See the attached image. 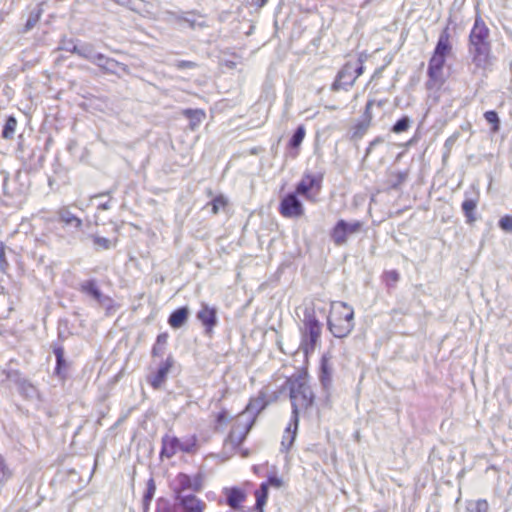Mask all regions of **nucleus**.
<instances>
[{"instance_id":"f257e3e1","label":"nucleus","mask_w":512,"mask_h":512,"mask_svg":"<svg viewBox=\"0 0 512 512\" xmlns=\"http://www.w3.org/2000/svg\"><path fill=\"white\" fill-rule=\"evenodd\" d=\"M285 386L289 389V396L292 406V417L290 425L286 428L287 435H284L282 445L289 448L296 437V432L299 424V414L301 411H306L312 407L314 403V393L307 380L302 376L288 378L285 381Z\"/></svg>"},{"instance_id":"f03ea898","label":"nucleus","mask_w":512,"mask_h":512,"mask_svg":"<svg viewBox=\"0 0 512 512\" xmlns=\"http://www.w3.org/2000/svg\"><path fill=\"white\" fill-rule=\"evenodd\" d=\"M354 310L344 302L332 303L327 326L336 338L347 337L354 329Z\"/></svg>"},{"instance_id":"7ed1b4c3","label":"nucleus","mask_w":512,"mask_h":512,"mask_svg":"<svg viewBox=\"0 0 512 512\" xmlns=\"http://www.w3.org/2000/svg\"><path fill=\"white\" fill-rule=\"evenodd\" d=\"M303 315V327L300 329L301 342L299 348L308 356L315 351L320 341L322 324L316 318L314 308L312 307H306Z\"/></svg>"},{"instance_id":"20e7f679","label":"nucleus","mask_w":512,"mask_h":512,"mask_svg":"<svg viewBox=\"0 0 512 512\" xmlns=\"http://www.w3.org/2000/svg\"><path fill=\"white\" fill-rule=\"evenodd\" d=\"M160 457L172 458L178 452L194 454L198 451V438L196 435H190L179 439L174 435L165 434L161 439Z\"/></svg>"},{"instance_id":"39448f33","label":"nucleus","mask_w":512,"mask_h":512,"mask_svg":"<svg viewBox=\"0 0 512 512\" xmlns=\"http://www.w3.org/2000/svg\"><path fill=\"white\" fill-rule=\"evenodd\" d=\"M468 54L473 65V74L491 70L495 59L491 42L468 44Z\"/></svg>"},{"instance_id":"423d86ee","label":"nucleus","mask_w":512,"mask_h":512,"mask_svg":"<svg viewBox=\"0 0 512 512\" xmlns=\"http://www.w3.org/2000/svg\"><path fill=\"white\" fill-rule=\"evenodd\" d=\"M254 424L255 417H251L243 422L239 416L236 424L225 439L224 451L235 452L246 439Z\"/></svg>"},{"instance_id":"0eeeda50","label":"nucleus","mask_w":512,"mask_h":512,"mask_svg":"<svg viewBox=\"0 0 512 512\" xmlns=\"http://www.w3.org/2000/svg\"><path fill=\"white\" fill-rule=\"evenodd\" d=\"M363 227V223L359 220L347 222L340 219L330 232V238L336 246H343L347 243L349 236L358 234Z\"/></svg>"},{"instance_id":"6e6552de","label":"nucleus","mask_w":512,"mask_h":512,"mask_svg":"<svg viewBox=\"0 0 512 512\" xmlns=\"http://www.w3.org/2000/svg\"><path fill=\"white\" fill-rule=\"evenodd\" d=\"M452 51L449 28L446 27L439 35L433 54L428 62V67L443 69L447 56Z\"/></svg>"},{"instance_id":"1a4fd4ad","label":"nucleus","mask_w":512,"mask_h":512,"mask_svg":"<svg viewBox=\"0 0 512 512\" xmlns=\"http://www.w3.org/2000/svg\"><path fill=\"white\" fill-rule=\"evenodd\" d=\"M57 222L61 224L62 229L70 232L72 235L83 230V220L76 215L71 206H62L56 211Z\"/></svg>"},{"instance_id":"9d476101","label":"nucleus","mask_w":512,"mask_h":512,"mask_svg":"<svg viewBox=\"0 0 512 512\" xmlns=\"http://www.w3.org/2000/svg\"><path fill=\"white\" fill-rule=\"evenodd\" d=\"M334 374V364L332 356L329 353L324 354L320 360L318 378L325 394V400L328 401L332 388Z\"/></svg>"},{"instance_id":"9b49d317","label":"nucleus","mask_w":512,"mask_h":512,"mask_svg":"<svg viewBox=\"0 0 512 512\" xmlns=\"http://www.w3.org/2000/svg\"><path fill=\"white\" fill-rule=\"evenodd\" d=\"M175 361L173 356L170 354L167 356L165 360H162L155 371H152L147 376V382L149 385L155 389H161L162 386L166 383L168 374L173 367Z\"/></svg>"},{"instance_id":"f8f14e48","label":"nucleus","mask_w":512,"mask_h":512,"mask_svg":"<svg viewBox=\"0 0 512 512\" xmlns=\"http://www.w3.org/2000/svg\"><path fill=\"white\" fill-rule=\"evenodd\" d=\"M196 318L203 325L205 335L212 337L214 328L218 325L217 308L202 302L200 309L196 313Z\"/></svg>"},{"instance_id":"ddd939ff","label":"nucleus","mask_w":512,"mask_h":512,"mask_svg":"<svg viewBox=\"0 0 512 512\" xmlns=\"http://www.w3.org/2000/svg\"><path fill=\"white\" fill-rule=\"evenodd\" d=\"M279 212L286 218H299L304 214V207L298 194L290 192L283 197L279 205Z\"/></svg>"},{"instance_id":"4468645a","label":"nucleus","mask_w":512,"mask_h":512,"mask_svg":"<svg viewBox=\"0 0 512 512\" xmlns=\"http://www.w3.org/2000/svg\"><path fill=\"white\" fill-rule=\"evenodd\" d=\"M176 499L179 501L184 512H203L206 504L192 494H186V488H173Z\"/></svg>"},{"instance_id":"2eb2a0df","label":"nucleus","mask_w":512,"mask_h":512,"mask_svg":"<svg viewBox=\"0 0 512 512\" xmlns=\"http://www.w3.org/2000/svg\"><path fill=\"white\" fill-rule=\"evenodd\" d=\"M353 71V63H346L338 72L335 81L331 86V89L333 91H339L341 89L348 90L350 87H352L357 79V75H354Z\"/></svg>"},{"instance_id":"dca6fc26","label":"nucleus","mask_w":512,"mask_h":512,"mask_svg":"<svg viewBox=\"0 0 512 512\" xmlns=\"http://www.w3.org/2000/svg\"><path fill=\"white\" fill-rule=\"evenodd\" d=\"M322 180V174L304 173L303 177L296 185L295 193L309 199V192L312 189L316 188L317 191L321 189Z\"/></svg>"},{"instance_id":"f3484780","label":"nucleus","mask_w":512,"mask_h":512,"mask_svg":"<svg viewBox=\"0 0 512 512\" xmlns=\"http://www.w3.org/2000/svg\"><path fill=\"white\" fill-rule=\"evenodd\" d=\"M490 41V30L482 17L477 13L473 27L469 33L468 44L486 43Z\"/></svg>"},{"instance_id":"a211bd4d","label":"nucleus","mask_w":512,"mask_h":512,"mask_svg":"<svg viewBox=\"0 0 512 512\" xmlns=\"http://www.w3.org/2000/svg\"><path fill=\"white\" fill-rule=\"evenodd\" d=\"M225 503L233 510H241L247 498L245 490L239 487H226L222 491Z\"/></svg>"},{"instance_id":"6ab92c4d","label":"nucleus","mask_w":512,"mask_h":512,"mask_svg":"<svg viewBox=\"0 0 512 512\" xmlns=\"http://www.w3.org/2000/svg\"><path fill=\"white\" fill-rule=\"evenodd\" d=\"M94 64L98 66L104 73L117 74L116 68H120L123 72H128V66L124 63H120L117 60L110 58L103 53H98L94 61Z\"/></svg>"},{"instance_id":"aec40b11","label":"nucleus","mask_w":512,"mask_h":512,"mask_svg":"<svg viewBox=\"0 0 512 512\" xmlns=\"http://www.w3.org/2000/svg\"><path fill=\"white\" fill-rule=\"evenodd\" d=\"M267 394L264 390H261L257 397L250 399L248 405L246 406L245 410L239 415L240 418H243L245 415L249 414L250 417H257V415L263 411L269 404L268 400L266 399Z\"/></svg>"},{"instance_id":"412c9836","label":"nucleus","mask_w":512,"mask_h":512,"mask_svg":"<svg viewBox=\"0 0 512 512\" xmlns=\"http://www.w3.org/2000/svg\"><path fill=\"white\" fill-rule=\"evenodd\" d=\"M79 290L82 293L91 296L101 305H106L107 302H111V299L101 292L95 279H89L82 282Z\"/></svg>"},{"instance_id":"4be33fe9","label":"nucleus","mask_w":512,"mask_h":512,"mask_svg":"<svg viewBox=\"0 0 512 512\" xmlns=\"http://www.w3.org/2000/svg\"><path fill=\"white\" fill-rule=\"evenodd\" d=\"M281 484L282 482H263L254 493L256 500L254 507L247 512H264V507L268 499L269 486L274 485L275 487H280Z\"/></svg>"},{"instance_id":"5701e85b","label":"nucleus","mask_w":512,"mask_h":512,"mask_svg":"<svg viewBox=\"0 0 512 512\" xmlns=\"http://www.w3.org/2000/svg\"><path fill=\"white\" fill-rule=\"evenodd\" d=\"M427 76L428 79L425 82V87L427 90L438 91L446 82V77L444 75L443 69L428 67Z\"/></svg>"},{"instance_id":"b1692460","label":"nucleus","mask_w":512,"mask_h":512,"mask_svg":"<svg viewBox=\"0 0 512 512\" xmlns=\"http://www.w3.org/2000/svg\"><path fill=\"white\" fill-rule=\"evenodd\" d=\"M53 353L56 357V366L54 369V374L61 379H65L67 375V362L65 360V350L61 345L53 346Z\"/></svg>"},{"instance_id":"393cba45","label":"nucleus","mask_w":512,"mask_h":512,"mask_svg":"<svg viewBox=\"0 0 512 512\" xmlns=\"http://www.w3.org/2000/svg\"><path fill=\"white\" fill-rule=\"evenodd\" d=\"M189 314L190 310L187 306L177 308L170 314L168 324L174 329L181 328L187 322Z\"/></svg>"},{"instance_id":"a878e982","label":"nucleus","mask_w":512,"mask_h":512,"mask_svg":"<svg viewBox=\"0 0 512 512\" xmlns=\"http://www.w3.org/2000/svg\"><path fill=\"white\" fill-rule=\"evenodd\" d=\"M306 135V129L304 125H299L294 131L288 142V148L291 149L290 156L296 158L298 156V149L302 144Z\"/></svg>"},{"instance_id":"bb28decb","label":"nucleus","mask_w":512,"mask_h":512,"mask_svg":"<svg viewBox=\"0 0 512 512\" xmlns=\"http://www.w3.org/2000/svg\"><path fill=\"white\" fill-rule=\"evenodd\" d=\"M478 204V197L476 198H466L462 204L461 209L466 218V223L472 225L476 220V208Z\"/></svg>"},{"instance_id":"cd10ccee","label":"nucleus","mask_w":512,"mask_h":512,"mask_svg":"<svg viewBox=\"0 0 512 512\" xmlns=\"http://www.w3.org/2000/svg\"><path fill=\"white\" fill-rule=\"evenodd\" d=\"M98 53L99 52L95 51L94 45L92 43L79 42L76 55L94 64Z\"/></svg>"},{"instance_id":"c85d7f7f","label":"nucleus","mask_w":512,"mask_h":512,"mask_svg":"<svg viewBox=\"0 0 512 512\" xmlns=\"http://www.w3.org/2000/svg\"><path fill=\"white\" fill-rule=\"evenodd\" d=\"M169 334L167 332L160 333L151 350V356L153 358L162 357L166 351Z\"/></svg>"},{"instance_id":"c756f323","label":"nucleus","mask_w":512,"mask_h":512,"mask_svg":"<svg viewBox=\"0 0 512 512\" xmlns=\"http://www.w3.org/2000/svg\"><path fill=\"white\" fill-rule=\"evenodd\" d=\"M183 115L189 120L191 130H195L205 118V113L200 109H185Z\"/></svg>"},{"instance_id":"7c9ffc66","label":"nucleus","mask_w":512,"mask_h":512,"mask_svg":"<svg viewBox=\"0 0 512 512\" xmlns=\"http://www.w3.org/2000/svg\"><path fill=\"white\" fill-rule=\"evenodd\" d=\"M408 176V171L392 172L389 175L388 188L391 190H399L401 186L407 181Z\"/></svg>"},{"instance_id":"2f4dec72","label":"nucleus","mask_w":512,"mask_h":512,"mask_svg":"<svg viewBox=\"0 0 512 512\" xmlns=\"http://www.w3.org/2000/svg\"><path fill=\"white\" fill-rule=\"evenodd\" d=\"M17 389L18 392L26 399L39 397L38 389L28 379H25Z\"/></svg>"},{"instance_id":"473e14b6","label":"nucleus","mask_w":512,"mask_h":512,"mask_svg":"<svg viewBox=\"0 0 512 512\" xmlns=\"http://www.w3.org/2000/svg\"><path fill=\"white\" fill-rule=\"evenodd\" d=\"M79 42L80 41L72 39V38L63 37L59 42L57 50H62V51L76 54Z\"/></svg>"},{"instance_id":"72a5a7b5","label":"nucleus","mask_w":512,"mask_h":512,"mask_svg":"<svg viewBox=\"0 0 512 512\" xmlns=\"http://www.w3.org/2000/svg\"><path fill=\"white\" fill-rule=\"evenodd\" d=\"M385 104H386V100H379V101L371 100V99L368 100L365 105V110H364L361 120L366 121L371 124L372 119H373V114L371 112L372 107L374 105H377L379 108H382V107H384Z\"/></svg>"},{"instance_id":"f704fd0d","label":"nucleus","mask_w":512,"mask_h":512,"mask_svg":"<svg viewBox=\"0 0 512 512\" xmlns=\"http://www.w3.org/2000/svg\"><path fill=\"white\" fill-rule=\"evenodd\" d=\"M16 126H17L16 118L13 115L9 116L6 119L5 125L3 127L2 137L4 139H12L15 134Z\"/></svg>"},{"instance_id":"c9c22d12","label":"nucleus","mask_w":512,"mask_h":512,"mask_svg":"<svg viewBox=\"0 0 512 512\" xmlns=\"http://www.w3.org/2000/svg\"><path fill=\"white\" fill-rule=\"evenodd\" d=\"M411 119L409 116L404 115L398 119L391 128V131L395 134H400L407 131L411 126Z\"/></svg>"},{"instance_id":"e433bc0d","label":"nucleus","mask_w":512,"mask_h":512,"mask_svg":"<svg viewBox=\"0 0 512 512\" xmlns=\"http://www.w3.org/2000/svg\"><path fill=\"white\" fill-rule=\"evenodd\" d=\"M370 123L360 120L357 124L354 125L352 131V139L359 140L361 139L370 127Z\"/></svg>"},{"instance_id":"4c0bfd02","label":"nucleus","mask_w":512,"mask_h":512,"mask_svg":"<svg viewBox=\"0 0 512 512\" xmlns=\"http://www.w3.org/2000/svg\"><path fill=\"white\" fill-rule=\"evenodd\" d=\"M485 120L492 125V132L496 133L500 129V119L496 111L489 110L484 113Z\"/></svg>"},{"instance_id":"58836bf2","label":"nucleus","mask_w":512,"mask_h":512,"mask_svg":"<svg viewBox=\"0 0 512 512\" xmlns=\"http://www.w3.org/2000/svg\"><path fill=\"white\" fill-rule=\"evenodd\" d=\"M228 201L226 197L222 194L216 196L211 200V202L208 203V205H211V210L213 214H218L220 209L224 208L227 205Z\"/></svg>"},{"instance_id":"ea45409f","label":"nucleus","mask_w":512,"mask_h":512,"mask_svg":"<svg viewBox=\"0 0 512 512\" xmlns=\"http://www.w3.org/2000/svg\"><path fill=\"white\" fill-rule=\"evenodd\" d=\"M4 373L6 374V379L13 383L14 385L17 386V388L21 385V383L26 379L25 377L22 376V374L20 373L19 370H14V369H11V370H8V371H4Z\"/></svg>"},{"instance_id":"a19ab883","label":"nucleus","mask_w":512,"mask_h":512,"mask_svg":"<svg viewBox=\"0 0 512 512\" xmlns=\"http://www.w3.org/2000/svg\"><path fill=\"white\" fill-rule=\"evenodd\" d=\"M488 503L486 500H477L471 501L468 504V510L470 512H487L488 511Z\"/></svg>"},{"instance_id":"79ce46f5","label":"nucleus","mask_w":512,"mask_h":512,"mask_svg":"<svg viewBox=\"0 0 512 512\" xmlns=\"http://www.w3.org/2000/svg\"><path fill=\"white\" fill-rule=\"evenodd\" d=\"M92 239L93 244L99 249L109 250L110 248L113 247L111 240L108 238L101 236H92Z\"/></svg>"},{"instance_id":"37998d69","label":"nucleus","mask_w":512,"mask_h":512,"mask_svg":"<svg viewBox=\"0 0 512 512\" xmlns=\"http://www.w3.org/2000/svg\"><path fill=\"white\" fill-rule=\"evenodd\" d=\"M173 65L178 70L195 69L196 67H198V64L196 62L188 61V60H176L173 63Z\"/></svg>"},{"instance_id":"c03bdc74","label":"nucleus","mask_w":512,"mask_h":512,"mask_svg":"<svg viewBox=\"0 0 512 512\" xmlns=\"http://www.w3.org/2000/svg\"><path fill=\"white\" fill-rule=\"evenodd\" d=\"M498 225L503 231L512 233V216H510V215L503 216L499 220Z\"/></svg>"},{"instance_id":"a18cd8bd","label":"nucleus","mask_w":512,"mask_h":512,"mask_svg":"<svg viewBox=\"0 0 512 512\" xmlns=\"http://www.w3.org/2000/svg\"><path fill=\"white\" fill-rule=\"evenodd\" d=\"M12 477L11 470L5 463L3 456L0 454V480H5Z\"/></svg>"},{"instance_id":"49530a36","label":"nucleus","mask_w":512,"mask_h":512,"mask_svg":"<svg viewBox=\"0 0 512 512\" xmlns=\"http://www.w3.org/2000/svg\"><path fill=\"white\" fill-rule=\"evenodd\" d=\"M9 268V263L6 259L5 246L0 242V272H6Z\"/></svg>"},{"instance_id":"de8ad7c7","label":"nucleus","mask_w":512,"mask_h":512,"mask_svg":"<svg viewBox=\"0 0 512 512\" xmlns=\"http://www.w3.org/2000/svg\"><path fill=\"white\" fill-rule=\"evenodd\" d=\"M383 142H384V139H383L382 137H380V136H378V137H376L375 139H373V140L369 143L368 147L366 148V151H365V158H367V157L371 154V152H372V150H373V148H374L375 146H377V145H379V144H381V143H383Z\"/></svg>"},{"instance_id":"09e8293b","label":"nucleus","mask_w":512,"mask_h":512,"mask_svg":"<svg viewBox=\"0 0 512 512\" xmlns=\"http://www.w3.org/2000/svg\"><path fill=\"white\" fill-rule=\"evenodd\" d=\"M229 420V414L227 410L223 409L221 410L217 416H216V422L217 424H226Z\"/></svg>"},{"instance_id":"8fccbe9b","label":"nucleus","mask_w":512,"mask_h":512,"mask_svg":"<svg viewBox=\"0 0 512 512\" xmlns=\"http://www.w3.org/2000/svg\"><path fill=\"white\" fill-rule=\"evenodd\" d=\"M38 18H39L38 15H36V16L30 15L29 18L27 19L26 24H25V30L26 31L31 30L35 26V24L37 23Z\"/></svg>"},{"instance_id":"3c124183","label":"nucleus","mask_w":512,"mask_h":512,"mask_svg":"<svg viewBox=\"0 0 512 512\" xmlns=\"http://www.w3.org/2000/svg\"><path fill=\"white\" fill-rule=\"evenodd\" d=\"M156 487L154 482H149L147 492L145 494V500L150 501L155 493Z\"/></svg>"},{"instance_id":"603ef678","label":"nucleus","mask_w":512,"mask_h":512,"mask_svg":"<svg viewBox=\"0 0 512 512\" xmlns=\"http://www.w3.org/2000/svg\"><path fill=\"white\" fill-rule=\"evenodd\" d=\"M458 138V135L457 134H454L452 136H450L449 138L446 139L445 143H444V146L445 148L449 151L452 146L455 144L456 140Z\"/></svg>"},{"instance_id":"864d4df0","label":"nucleus","mask_w":512,"mask_h":512,"mask_svg":"<svg viewBox=\"0 0 512 512\" xmlns=\"http://www.w3.org/2000/svg\"><path fill=\"white\" fill-rule=\"evenodd\" d=\"M353 74L357 75V78L363 73L364 67L362 64H354L353 63Z\"/></svg>"},{"instance_id":"5fc2aeb1","label":"nucleus","mask_w":512,"mask_h":512,"mask_svg":"<svg viewBox=\"0 0 512 512\" xmlns=\"http://www.w3.org/2000/svg\"><path fill=\"white\" fill-rule=\"evenodd\" d=\"M386 275L389 279H391L394 282H397L399 280V273L395 270L387 272Z\"/></svg>"},{"instance_id":"6e6d98bb","label":"nucleus","mask_w":512,"mask_h":512,"mask_svg":"<svg viewBox=\"0 0 512 512\" xmlns=\"http://www.w3.org/2000/svg\"><path fill=\"white\" fill-rule=\"evenodd\" d=\"M110 208V201L98 205V209L100 210H109Z\"/></svg>"},{"instance_id":"4d7b16f0","label":"nucleus","mask_w":512,"mask_h":512,"mask_svg":"<svg viewBox=\"0 0 512 512\" xmlns=\"http://www.w3.org/2000/svg\"><path fill=\"white\" fill-rule=\"evenodd\" d=\"M111 193H112V190H109V191L102 192V193H99L97 195H94L92 198H98V197H102V196H106V195L109 196V195H111Z\"/></svg>"},{"instance_id":"13d9d810","label":"nucleus","mask_w":512,"mask_h":512,"mask_svg":"<svg viewBox=\"0 0 512 512\" xmlns=\"http://www.w3.org/2000/svg\"><path fill=\"white\" fill-rule=\"evenodd\" d=\"M177 480H185V481H188L190 480L188 476L184 475V474H179L178 477H177Z\"/></svg>"},{"instance_id":"bf43d9fd","label":"nucleus","mask_w":512,"mask_h":512,"mask_svg":"<svg viewBox=\"0 0 512 512\" xmlns=\"http://www.w3.org/2000/svg\"><path fill=\"white\" fill-rule=\"evenodd\" d=\"M266 2H267V0H257V5L259 7H262V6H264L266 4Z\"/></svg>"},{"instance_id":"052dcab7","label":"nucleus","mask_w":512,"mask_h":512,"mask_svg":"<svg viewBox=\"0 0 512 512\" xmlns=\"http://www.w3.org/2000/svg\"><path fill=\"white\" fill-rule=\"evenodd\" d=\"M76 145V142L75 141H71L69 144H68V150L71 151L73 149V147Z\"/></svg>"},{"instance_id":"680f3d73","label":"nucleus","mask_w":512,"mask_h":512,"mask_svg":"<svg viewBox=\"0 0 512 512\" xmlns=\"http://www.w3.org/2000/svg\"><path fill=\"white\" fill-rule=\"evenodd\" d=\"M242 456H243V457L248 456V451H247V450H242Z\"/></svg>"},{"instance_id":"e2e57ef3","label":"nucleus","mask_w":512,"mask_h":512,"mask_svg":"<svg viewBox=\"0 0 512 512\" xmlns=\"http://www.w3.org/2000/svg\"><path fill=\"white\" fill-rule=\"evenodd\" d=\"M267 480L272 481V480H279V479L277 477H269Z\"/></svg>"},{"instance_id":"0e129e2a","label":"nucleus","mask_w":512,"mask_h":512,"mask_svg":"<svg viewBox=\"0 0 512 512\" xmlns=\"http://www.w3.org/2000/svg\"><path fill=\"white\" fill-rule=\"evenodd\" d=\"M413 142H414V139H411V140H409V142L407 143V145H411Z\"/></svg>"}]
</instances>
